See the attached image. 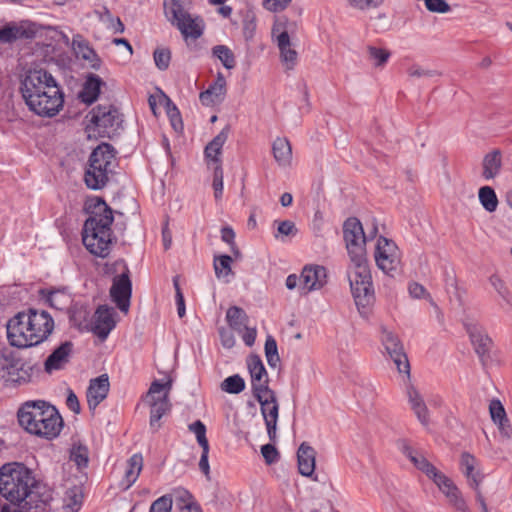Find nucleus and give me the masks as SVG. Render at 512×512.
I'll use <instances>...</instances> for the list:
<instances>
[{"label": "nucleus", "instance_id": "4d7b16f0", "mask_svg": "<svg viewBox=\"0 0 512 512\" xmlns=\"http://www.w3.org/2000/svg\"><path fill=\"white\" fill-rule=\"evenodd\" d=\"M212 185L215 198L220 199L223 193V169L221 164L216 165L214 168Z\"/></svg>", "mask_w": 512, "mask_h": 512}, {"label": "nucleus", "instance_id": "4c0bfd02", "mask_svg": "<svg viewBox=\"0 0 512 512\" xmlns=\"http://www.w3.org/2000/svg\"><path fill=\"white\" fill-rule=\"evenodd\" d=\"M226 320L232 329L241 332L247 324L248 316L242 308L232 306L226 312Z\"/></svg>", "mask_w": 512, "mask_h": 512}, {"label": "nucleus", "instance_id": "ddd939ff", "mask_svg": "<svg viewBox=\"0 0 512 512\" xmlns=\"http://www.w3.org/2000/svg\"><path fill=\"white\" fill-rule=\"evenodd\" d=\"M25 311L17 313L7 323V338L11 346L20 349L34 346L33 340H30V329L26 327Z\"/></svg>", "mask_w": 512, "mask_h": 512}, {"label": "nucleus", "instance_id": "72a5a7b5", "mask_svg": "<svg viewBox=\"0 0 512 512\" xmlns=\"http://www.w3.org/2000/svg\"><path fill=\"white\" fill-rule=\"evenodd\" d=\"M274 159L281 166H288L292 160V149L287 138L278 137L272 144Z\"/></svg>", "mask_w": 512, "mask_h": 512}, {"label": "nucleus", "instance_id": "774afa93", "mask_svg": "<svg viewBox=\"0 0 512 512\" xmlns=\"http://www.w3.org/2000/svg\"><path fill=\"white\" fill-rule=\"evenodd\" d=\"M494 424L497 425L502 437L506 439L512 438V426L510 424V420L508 419V417L505 418V420L497 421Z\"/></svg>", "mask_w": 512, "mask_h": 512}, {"label": "nucleus", "instance_id": "f704fd0d", "mask_svg": "<svg viewBox=\"0 0 512 512\" xmlns=\"http://www.w3.org/2000/svg\"><path fill=\"white\" fill-rule=\"evenodd\" d=\"M84 491L83 486L73 485L67 488L64 495V508L69 512H78L83 504Z\"/></svg>", "mask_w": 512, "mask_h": 512}, {"label": "nucleus", "instance_id": "680f3d73", "mask_svg": "<svg viewBox=\"0 0 512 512\" xmlns=\"http://www.w3.org/2000/svg\"><path fill=\"white\" fill-rule=\"evenodd\" d=\"M399 451L405 455L410 461L415 458L419 452L411 447L407 439H399L396 442Z\"/></svg>", "mask_w": 512, "mask_h": 512}, {"label": "nucleus", "instance_id": "20e7f679", "mask_svg": "<svg viewBox=\"0 0 512 512\" xmlns=\"http://www.w3.org/2000/svg\"><path fill=\"white\" fill-rule=\"evenodd\" d=\"M85 211L90 216L83 226V244L91 254L106 258L112 244L113 210L102 197L92 196L85 202Z\"/></svg>", "mask_w": 512, "mask_h": 512}, {"label": "nucleus", "instance_id": "37998d69", "mask_svg": "<svg viewBox=\"0 0 512 512\" xmlns=\"http://www.w3.org/2000/svg\"><path fill=\"white\" fill-rule=\"evenodd\" d=\"M220 387L226 393L239 394L245 389V381L239 374H235L224 379Z\"/></svg>", "mask_w": 512, "mask_h": 512}, {"label": "nucleus", "instance_id": "2eb2a0df", "mask_svg": "<svg viewBox=\"0 0 512 512\" xmlns=\"http://www.w3.org/2000/svg\"><path fill=\"white\" fill-rule=\"evenodd\" d=\"M464 325L470 336L471 343L475 348V352L479 356L482 364L486 365L491 359L490 350L493 346L491 338L476 321H467Z\"/></svg>", "mask_w": 512, "mask_h": 512}, {"label": "nucleus", "instance_id": "052dcab7", "mask_svg": "<svg viewBox=\"0 0 512 512\" xmlns=\"http://www.w3.org/2000/svg\"><path fill=\"white\" fill-rule=\"evenodd\" d=\"M490 283L494 287V289L498 292V294L506 301H508L510 291L507 288L504 281L499 278L497 275H492L490 277Z\"/></svg>", "mask_w": 512, "mask_h": 512}, {"label": "nucleus", "instance_id": "9d476101", "mask_svg": "<svg viewBox=\"0 0 512 512\" xmlns=\"http://www.w3.org/2000/svg\"><path fill=\"white\" fill-rule=\"evenodd\" d=\"M374 256L378 268L388 275L397 270L401 260L397 245L383 236L377 240Z\"/></svg>", "mask_w": 512, "mask_h": 512}, {"label": "nucleus", "instance_id": "ea45409f", "mask_svg": "<svg viewBox=\"0 0 512 512\" xmlns=\"http://www.w3.org/2000/svg\"><path fill=\"white\" fill-rule=\"evenodd\" d=\"M368 60L375 68L382 69L391 57V52L385 48L367 47Z\"/></svg>", "mask_w": 512, "mask_h": 512}, {"label": "nucleus", "instance_id": "473e14b6", "mask_svg": "<svg viewBox=\"0 0 512 512\" xmlns=\"http://www.w3.org/2000/svg\"><path fill=\"white\" fill-rule=\"evenodd\" d=\"M102 84L103 82L98 75H89L84 83L82 91L79 94L81 101L86 104H92L96 101L100 94Z\"/></svg>", "mask_w": 512, "mask_h": 512}, {"label": "nucleus", "instance_id": "7ed1b4c3", "mask_svg": "<svg viewBox=\"0 0 512 512\" xmlns=\"http://www.w3.org/2000/svg\"><path fill=\"white\" fill-rule=\"evenodd\" d=\"M41 483L33 472L18 462L6 463L0 468V494L13 505L30 511L46 502Z\"/></svg>", "mask_w": 512, "mask_h": 512}, {"label": "nucleus", "instance_id": "a19ab883", "mask_svg": "<svg viewBox=\"0 0 512 512\" xmlns=\"http://www.w3.org/2000/svg\"><path fill=\"white\" fill-rule=\"evenodd\" d=\"M212 54L219 59L226 69H233L236 66L235 55L226 45H216L212 48Z\"/></svg>", "mask_w": 512, "mask_h": 512}, {"label": "nucleus", "instance_id": "49530a36", "mask_svg": "<svg viewBox=\"0 0 512 512\" xmlns=\"http://www.w3.org/2000/svg\"><path fill=\"white\" fill-rule=\"evenodd\" d=\"M264 348L268 365L275 368L280 362V357L278 354L277 342L271 335L267 336Z\"/></svg>", "mask_w": 512, "mask_h": 512}, {"label": "nucleus", "instance_id": "7c9ffc66", "mask_svg": "<svg viewBox=\"0 0 512 512\" xmlns=\"http://www.w3.org/2000/svg\"><path fill=\"white\" fill-rule=\"evenodd\" d=\"M143 468V457L140 453L133 454L127 460V467L125 470L122 485L124 489H129L138 479Z\"/></svg>", "mask_w": 512, "mask_h": 512}, {"label": "nucleus", "instance_id": "6ab92c4d", "mask_svg": "<svg viewBox=\"0 0 512 512\" xmlns=\"http://www.w3.org/2000/svg\"><path fill=\"white\" fill-rule=\"evenodd\" d=\"M115 148L109 143H101L91 153L89 165L95 166L97 172L111 173L115 163Z\"/></svg>", "mask_w": 512, "mask_h": 512}, {"label": "nucleus", "instance_id": "dca6fc26", "mask_svg": "<svg viewBox=\"0 0 512 512\" xmlns=\"http://www.w3.org/2000/svg\"><path fill=\"white\" fill-rule=\"evenodd\" d=\"M327 283V270L320 265H306L300 275L299 289L307 294L321 289Z\"/></svg>", "mask_w": 512, "mask_h": 512}, {"label": "nucleus", "instance_id": "58836bf2", "mask_svg": "<svg viewBox=\"0 0 512 512\" xmlns=\"http://www.w3.org/2000/svg\"><path fill=\"white\" fill-rule=\"evenodd\" d=\"M478 197L483 208L492 213L498 207V198L494 189L490 186H483L479 189Z\"/></svg>", "mask_w": 512, "mask_h": 512}, {"label": "nucleus", "instance_id": "0eeeda50", "mask_svg": "<svg viewBox=\"0 0 512 512\" xmlns=\"http://www.w3.org/2000/svg\"><path fill=\"white\" fill-rule=\"evenodd\" d=\"M164 13L173 26H175L184 38H199L203 34V28L199 17L193 18L183 7L179 0H164Z\"/></svg>", "mask_w": 512, "mask_h": 512}, {"label": "nucleus", "instance_id": "a211bd4d", "mask_svg": "<svg viewBox=\"0 0 512 512\" xmlns=\"http://www.w3.org/2000/svg\"><path fill=\"white\" fill-rule=\"evenodd\" d=\"M114 313L112 307L100 305L94 313L90 331L101 340H105L116 325Z\"/></svg>", "mask_w": 512, "mask_h": 512}, {"label": "nucleus", "instance_id": "4468645a", "mask_svg": "<svg viewBox=\"0 0 512 512\" xmlns=\"http://www.w3.org/2000/svg\"><path fill=\"white\" fill-rule=\"evenodd\" d=\"M131 295L132 282L130 280L129 270L126 267L124 272L113 278L110 296L122 312H127L130 307Z\"/></svg>", "mask_w": 512, "mask_h": 512}, {"label": "nucleus", "instance_id": "9b49d317", "mask_svg": "<svg viewBox=\"0 0 512 512\" xmlns=\"http://www.w3.org/2000/svg\"><path fill=\"white\" fill-rule=\"evenodd\" d=\"M254 397L260 404L261 414L265 421L268 437L271 441H275L279 416V404L276 394L270 389Z\"/></svg>", "mask_w": 512, "mask_h": 512}, {"label": "nucleus", "instance_id": "09e8293b", "mask_svg": "<svg viewBox=\"0 0 512 512\" xmlns=\"http://www.w3.org/2000/svg\"><path fill=\"white\" fill-rule=\"evenodd\" d=\"M243 36L246 41L251 40L254 37L256 31V16L253 11L247 10L243 14Z\"/></svg>", "mask_w": 512, "mask_h": 512}, {"label": "nucleus", "instance_id": "c85d7f7f", "mask_svg": "<svg viewBox=\"0 0 512 512\" xmlns=\"http://www.w3.org/2000/svg\"><path fill=\"white\" fill-rule=\"evenodd\" d=\"M277 44L282 62L287 69H293L297 62V52L291 48L290 36L287 31H283L278 35Z\"/></svg>", "mask_w": 512, "mask_h": 512}, {"label": "nucleus", "instance_id": "e433bc0d", "mask_svg": "<svg viewBox=\"0 0 512 512\" xmlns=\"http://www.w3.org/2000/svg\"><path fill=\"white\" fill-rule=\"evenodd\" d=\"M89 165L84 174V181L86 186L92 190H100L104 188L109 180L108 174Z\"/></svg>", "mask_w": 512, "mask_h": 512}, {"label": "nucleus", "instance_id": "aec40b11", "mask_svg": "<svg viewBox=\"0 0 512 512\" xmlns=\"http://www.w3.org/2000/svg\"><path fill=\"white\" fill-rule=\"evenodd\" d=\"M433 482L437 485L439 490L447 497L449 503L453 505L457 510L461 512H470L466 501L462 497L461 492L453 483V481L448 478L442 472L433 480Z\"/></svg>", "mask_w": 512, "mask_h": 512}, {"label": "nucleus", "instance_id": "864d4df0", "mask_svg": "<svg viewBox=\"0 0 512 512\" xmlns=\"http://www.w3.org/2000/svg\"><path fill=\"white\" fill-rule=\"evenodd\" d=\"M172 505V496L165 494L152 502L149 512H171Z\"/></svg>", "mask_w": 512, "mask_h": 512}, {"label": "nucleus", "instance_id": "393cba45", "mask_svg": "<svg viewBox=\"0 0 512 512\" xmlns=\"http://www.w3.org/2000/svg\"><path fill=\"white\" fill-rule=\"evenodd\" d=\"M502 151L500 149H493L484 155L482 159V173L481 176L485 180L495 179L501 173L503 166Z\"/></svg>", "mask_w": 512, "mask_h": 512}, {"label": "nucleus", "instance_id": "603ef678", "mask_svg": "<svg viewBox=\"0 0 512 512\" xmlns=\"http://www.w3.org/2000/svg\"><path fill=\"white\" fill-rule=\"evenodd\" d=\"M407 74L411 78H432L439 77L441 73L437 70L425 69L418 64H413L407 69Z\"/></svg>", "mask_w": 512, "mask_h": 512}, {"label": "nucleus", "instance_id": "f3484780", "mask_svg": "<svg viewBox=\"0 0 512 512\" xmlns=\"http://www.w3.org/2000/svg\"><path fill=\"white\" fill-rule=\"evenodd\" d=\"M247 367L251 376L253 396H258L259 393L270 390L267 371L258 355L252 354L247 358Z\"/></svg>", "mask_w": 512, "mask_h": 512}, {"label": "nucleus", "instance_id": "13d9d810", "mask_svg": "<svg viewBox=\"0 0 512 512\" xmlns=\"http://www.w3.org/2000/svg\"><path fill=\"white\" fill-rule=\"evenodd\" d=\"M427 10L434 13H447L451 10L445 0H425Z\"/></svg>", "mask_w": 512, "mask_h": 512}, {"label": "nucleus", "instance_id": "5fc2aeb1", "mask_svg": "<svg viewBox=\"0 0 512 512\" xmlns=\"http://www.w3.org/2000/svg\"><path fill=\"white\" fill-rule=\"evenodd\" d=\"M385 0H348L350 7L359 11H369L379 8Z\"/></svg>", "mask_w": 512, "mask_h": 512}, {"label": "nucleus", "instance_id": "8fccbe9b", "mask_svg": "<svg viewBox=\"0 0 512 512\" xmlns=\"http://www.w3.org/2000/svg\"><path fill=\"white\" fill-rule=\"evenodd\" d=\"M153 58L156 67L161 71H165L170 65L171 51L169 48H157L153 53Z\"/></svg>", "mask_w": 512, "mask_h": 512}, {"label": "nucleus", "instance_id": "6e6552de", "mask_svg": "<svg viewBox=\"0 0 512 512\" xmlns=\"http://www.w3.org/2000/svg\"><path fill=\"white\" fill-rule=\"evenodd\" d=\"M90 114L101 137L112 138L123 123V115L113 105H97Z\"/></svg>", "mask_w": 512, "mask_h": 512}, {"label": "nucleus", "instance_id": "f8f14e48", "mask_svg": "<svg viewBox=\"0 0 512 512\" xmlns=\"http://www.w3.org/2000/svg\"><path fill=\"white\" fill-rule=\"evenodd\" d=\"M382 336L381 342L393 360L399 373L410 375V364L406 353L404 352L403 345L398 336L392 331L387 330L385 327L381 328Z\"/></svg>", "mask_w": 512, "mask_h": 512}, {"label": "nucleus", "instance_id": "39448f33", "mask_svg": "<svg viewBox=\"0 0 512 512\" xmlns=\"http://www.w3.org/2000/svg\"><path fill=\"white\" fill-rule=\"evenodd\" d=\"M17 418L26 432L49 440L56 438L63 428V419L56 407L44 400L24 402Z\"/></svg>", "mask_w": 512, "mask_h": 512}, {"label": "nucleus", "instance_id": "c756f323", "mask_svg": "<svg viewBox=\"0 0 512 512\" xmlns=\"http://www.w3.org/2000/svg\"><path fill=\"white\" fill-rule=\"evenodd\" d=\"M91 311L87 306L75 304L69 308V319L73 326L79 330L90 331L92 320L90 319Z\"/></svg>", "mask_w": 512, "mask_h": 512}, {"label": "nucleus", "instance_id": "bb28decb", "mask_svg": "<svg viewBox=\"0 0 512 512\" xmlns=\"http://www.w3.org/2000/svg\"><path fill=\"white\" fill-rule=\"evenodd\" d=\"M407 397L410 407L418 421L423 426H428L430 422L429 410L420 392L414 386L410 385L407 388Z\"/></svg>", "mask_w": 512, "mask_h": 512}, {"label": "nucleus", "instance_id": "f03ea898", "mask_svg": "<svg viewBox=\"0 0 512 512\" xmlns=\"http://www.w3.org/2000/svg\"><path fill=\"white\" fill-rule=\"evenodd\" d=\"M19 91L28 109L43 118L56 116L64 106V92L47 69L35 66L20 76Z\"/></svg>", "mask_w": 512, "mask_h": 512}, {"label": "nucleus", "instance_id": "2f4dec72", "mask_svg": "<svg viewBox=\"0 0 512 512\" xmlns=\"http://www.w3.org/2000/svg\"><path fill=\"white\" fill-rule=\"evenodd\" d=\"M229 127L223 128L205 147V157L212 160L216 165L221 164L219 155L221 154L222 147L228 139Z\"/></svg>", "mask_w": 512, "mask_h": 512}, {"label": "nucleus", "instance_id": "3c124183", "mask_svg": "<svg viewBox=\"0 0 512 512\" xmlns=\"http://www.w3.org/2000/svg\"><path fill=\"white\" fill-rule=\"evenodd\" d=\"M189 430L195 434L197 442L201 448H209V442L206 437V427L202 421L197 420L190 424Z\"/></svg>", "mask_w": 512, "mask_h": 512}, {"label": "nucleus", "instance_id": "79ce46f5", "mask_svg": "<svg viewBox=\"0 0 512 512\" xmlns=\"http://www.w3.org/2000/svg\"><path fill=\"white\" fill-rule=\"evenodd\" d=\"M232 257L229 255H219L214 258V271L217 278H226L234 275L232 268Z\"/></svg>", "mask_w": 512, "mask_h": 512}, {"label": "nucleus", "instance_id": "0e129e2a", "mask_svg": "<svg viewBox=\"0 0 512 512\" xmlns=\"http://www.w3.org/2000/svg\"><path fill=\"white\" fill-rule=\"evenodd\" d=\"M292 0H264L263 6L269 11L278 12L284 10Z\"/></svg>", "mask_w": 512, "mask_h": 512}, {"label": "nucleus", "instance_id": "a18cd8bd", "mask_svg": "<svg viewBox=\"0 0 512 512\" xmlns=\"http://www.w3.org/2000/svg\"><path fill=\"white\" fill-rule=\"evenodd\" d=\"M13 42L19 39H32L36 35L35 25L29 22H21L20 24H13Z\"/></svg>", "mask_w": 512, "mask_h": 512}, {"label": "nucleus", "instance_id": "a878e982", "mask_svg": "<svg viewBox=\"0 0 512 512\" xmlns=\"http://www.w3.org/2000/svg\"><path fill=\"white\" fill-rule=\"evenodd\" d=\"M316 451L307 442L300 444L297 451L298 470L302 476L313 477L315 471Z\"/></svg>", "mask_w": 512, "mask_h": 512}, {"label": "nucleus", "instance_id": "b1692460", "mask_svg": "<svg viewBox=\"0 0 512 512\" xmlns=\"http://www.w3.org/2000/svg\"><path fill=\"white\" fill-rule=\"evenodd\" d=\"M39 295L50 307L57 310L69 309L72 303L71 294L67 287L41 289Z\"/></svg>", "mask_w": 512, "mask_h": 512}, {"label": "nucleus", "instance_id": "69168bd1", "mask_svg": "<svg viewBox=\"0 0 512 512\" xmlns=\"http://www.w3.org/2000/svg\"><path fill=\"white\" fill-rule=\"evenodd\" d=\"M277 230L279 234L284 236H294L297 233V228L294 222L290 220L280 221Z\"/></svg>", "mask_w": 512, "mask_h": 512}, {"label": "nucleus", "instance_id": "c03bdc74", "mask_svg": "<svg viewBox=\"0 0 512 512\" xmlns=\"http://www.w3.org/2000/svg\"><path fill=\"white\" fill-rule=\"evenodd\" d=\"M411 462L432 481L441 473V471L430 463L421 453L413 458Z\"/></svg>", "mask_w": 512, "mask_h": 512}, {"label": "nucleus", "instance_id": "c9c22d12", "mask_svg": "<svg viewBox=\"0 0 512 512\" xmlns=\"http://www.w3.org/2000/svg\"><path fill=\"white\" fill-rule=\"evenodd\" d=\"M476 465V458L468 452H464L461 455V466L463 468V473L469 480V484L471 487H479L482 481V475L480 472H474Z\"/></svg>", "mask_w": 512, "mask_h": 512}, {"label": "nucleus", "instance_id": "1a4fd4ad", "mask_svg": "<svg viewBox=\"0 0 512 512\" xmlns=\"http://www.w3.org/2000/svg\"><path fill=\"white\" fill-rule=\"evenodd\" d=\"M26 327L30 329V340H33L34 346H37L48 339L54 330V320L52 316L42 310L29 309L25 312Z\"/></svg>", "mask_w": 512, "mask_h": 512}, {"label": "nucleus", "instance_id": "423d86ee", "mask_svg": "<svg viewBox=\"0 0 512 512\" xmlns=\"http://www.w3.org/2000/svg\"><path fill=\"white\" fill-rule=\"evenodd\" d=\"M172 388V379H168L165 383L154 380L147 392V399L150 405V421L149 425L153 432L160 429L161 418L170 411L171 404L169 401V392Z\"/></svg>", "mask_w": 512, "mask_h": 512}, {"label": "nucleus", "instance_id": "f257e3e1", "mask_svg": "<svg viewBox=\"0 0 512 512\" xmlns=\"http://www.w3.org/2000/svg\"><path fill=\"white\" fill-rule=\"evenodd\" d=\"M343 238L350 258L347 276L359 314L368 319L375 303V291L366 252V235L360 220L348 218L343 224Z\"/></svg>", "mask_w": 512, "mask_h": 512}, {"label": "nucleus", "instance_id": "e2e57ef3", "mask_svg": "<svg viewBox=\"0 0 512 512\" xmlns=\"http://www.w3.org/2000/svg\"><path fill=\"white\" fill-rule=\"evenodd\" d=\"M167 114L170 118L173 128L176 131L182 130L183 123L178 108L175 105H173L172 107H168Z\"/></svg>", "mask_w": 512, "mask_h": 512}, {"label": "nucleus", "instance_id": "6e6d98bb", "mask_svg": "<svg viewBox=\"0 0 512 512\" xmlns=\"http://www.w3.org/2000/svg\"><path fill=\"white\" fill-rule=\"evenodd\" d=\"M489 412L491 419L494 423L497 421L505 420L507 414L501 401L498 399H492L489 404Z\"/></svg>", "mask_w": 512, "mask_h": 512}, {"label": "nucleus", "instance_id": "338daca9", "mask_svg": "<svg viewBox=\"0 0 512 512\" xmlns=\"http://www.w3.org/2000/svg\"><path fill=\"white\" fill-rule=\"evenodd\" d=\"M409 293L413 298L416 299L430 297V294L427 293L425 287L416 282L409 285Z\"/></svg>", "mask_w": 512, "mask_h": 512}, {"label": "nucleus", "instance_id": "5701e85b", "mask_svg": "<svg viewBox=\"0 0 512 512\" xmlns=\"http://www.w3.org/2000/svg\"><path fill=\"white\" fill-rule=\"evenodd\" d=\"M226 92V79L218 72L214 83L200 93L199 99L204 106H213L223 101Z\"/></svg>", "mask_w": 512, "mask_h": 512}, {"label": "nucleus", "instance_id": "4be33fe9", "mask_svg": "<svg viewBox=\"0 0 512 512\" xmlns=\"http://www.w3.org/2000/svg\"><path fill=\"white\" fill-rule=\"evenodd\" d=\"M109 386L107 374H102L90 381L87 389V402L90 409H95L107 397Z\"/></svg>", "mask_w": 512, "mask_h": 512}, {"label": "nucleus", "instance_id": "cd10ccee", "mask_svg": "<svg viewBox=\"0 0 512 512\" xmlns=\"http://www.w3.org/2000/svg\"><path fill=\"white\" fill-rule=\"evenodd\" d=\"M72 46L75 53L90 62V66L98 70L101 66V59L95 52V50L90 47L89 43L84 40L80 35H77L73 38Z\"/></svg>", "mask_w": 512, "mask_h": 512}, {"label": "nucleus", "instance_id": "de8ad7c7", "mask_svg": "<svg viewBox=\"0 0 512 512\" xmlns=\"http://www.w3.org/2000/svg\"><path fill=\"white\" fill-rule=\"evenodd\" d=\"M70 460L73 461L78 468H86L89 462L87 447L81 444L74 445L70 452Z\"/></svg>", "mask_w": 512, "mask_h": 512}, {"label": "nucleus", "instance_id": "412c9836", "mask_svg": "<svg viewBox=\"0 0 512 512\" xmlns=\"http://www.w3.org/2000/svg\"><path fill=\"white\" fill-rule=\"evenodd\" d=\"M73 352V343L65 341L58 346L45 360L44 369L47 373L61 370L69 362Z\"/></svg>", "mask_w": 512, "mask_h": 512}, {"label": "nucleus", "instance_id": "bf43d9fd", "mask_svg": "<svg viewBox=\"0 0 512 512\" xmlns=\"http://www.w3.org/2000/svg\"><path fill=\"white\" fill-rule=\"evenodd\" d=\"M261 454L268 465L275 463L279 459V452L272 444H265L261 447Z\"/></svg>", "mask_w": 512, "mask_h": 512}]
</instances>
